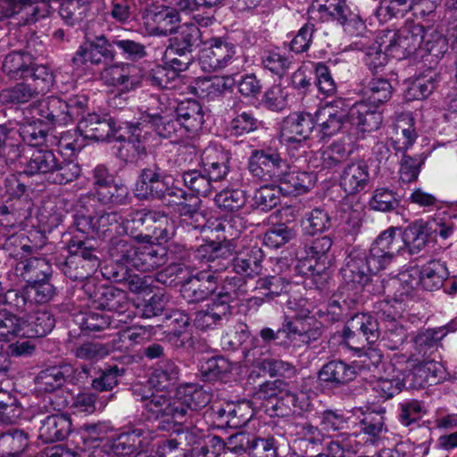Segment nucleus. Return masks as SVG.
<instances>
[{"label":"nucleus","mask_w":457,"mask_h":457,"mask_svg":"<svg viewBox=\"0 0 457 457\" xmlns=\"http://www.w3.org/2000/svg\"><path fill=\"white\" fill-rule=\"evenodd\" d=\"M341 104V101H335L331 106L324 108L327 119L319 124L323 135L331 136L345 128L346 124L362 133L379 129L383 120L382 114L366 102H356L347 111L342 108L337 110Z\"/></svg>","instance_id":"nucleus-1"},{"label":"nucleus","mask_w":457,"mask_h":457,"mask_svg":"<svg viewBox=\"0 0 457 457\" xmlns=\"http://www.w3.org/2000/svg\"><path fill=\"white\" fill-rule=\"evenodd\" d=\"M260 398L266 399L268 404L278 417H287L309 410L310 401L303 394H297L291 389L290 385L281 379L267 381L260 385Z\"/></svg>","instance_id":"nucleus-2"},{"label":"nucleus","mask_w":457,"mask_h":457,"mask_svg":"<svg viewBox=\"0 0 457 457\" xmlns=\"http://www.w3.org/2000/svg\"><path fill=\"white\" fill-rule=\"evenodd\" d=\"M122 245L125 247L117 248L115 260L129 262L132 268L142 272L157 270L166 264L169 259L167 249L154 242L137 246L123 239Z\"/></svg>","instance_id":"nucleus-3"},{"label":"nucleus","mask_w":457,"mask_h":457,"mask_svg":"<svg viewBox=\"0 0 457 457\" xmlns=\"http://www.w3.org/2000/svg\"><path fill=\"white\" fill-rule=\"evenodd\" d=\"M185 266V275L180 277V293L185 301L199 303L216 293L219 287V276L216 273L207 269L199 270L191 264Z\"/></svg>","instance_id":"nucleus-4"},{"label":"nucleus","mask_w":457,"mask_h":457,"mask_svg":"<svg viewBox=\"0 0 457 457\" xmlns=\"http://www.w3.org/2000/svg\"><path fill=\"white\" fill-rule=\"evenodd\" d=\"M390 57L398 60L408 57L400 29L380 31L366 51V63L371 71L384 66Z\"/></svg>","instance_id":"nucleus-5"},{"label":"nucleus","mask_w":457,"mask_h":457,"mask_svg":"<svg viewBox=\"0 0 457 457\" xmlns=\"http://www.w3.org/2000/svg\"><path fill=\"white\" fill-rule=\"evenodd\" d=\"M175 36L170 39V44L166 54H174L169 62L175 70L186 71L194 60L193 52L201 44V31L195 24L178 26Z\"/></svg>","instance_id":"nucleus-6"},{"label":"nucleus","mask_w":457,"mask_h":457,"mask_svg":"<svg viewBox=\"0 0 457 457\" xmlns=\"http://www.w3.org/2000/svg\"><path fill=\"white\" fill-rule=\"evenodd\" d=\"M82 290L96 309L122 313L129 306L126 291L114 286L98 283L95 278L85 281Z\"/></svg>","instance_id":"nucleus-7"},{"label":"nucleus","mask_w":457,"mask_h":457,"mask_svg":"<svg viewBox=\"0 0 457 457\" xmlns=\"http://www.w3.org/2000/svg\"><path fill=\"white\" fill-rule=\"evenodd\" d=\"M141 400L145 402L144 408L148 418L158 422V429L170 431L176 425L185 422L183 407L179 404L177 398L152 394L151 396L142 395Z\"/></svg>","instance_id":"nucleus-8"},{"label":"nucleus","mask_w":457,"mask_h":457,"mask_svg":"<svg viewBox=\"0 0 457 457\" xmlns=\"http://www.w3.org/2000/svg\"><path fill=\"white\" fill-rule=\"evenodd\" d=\"M345 343L353 350H361L372 345L380 337V328L376 317L358 313L347 322L342 331Z\"/></svg>","instance_id":"nucleus-9"},{"label":"nucleus","mask_w":457,"mask_h":457,"mask_svg":"<svg viewBox=\"0 0 457 457\" xmlns=\"http://www.w3.org/2000/svg\"><path fill=\"white\" fill-rule=\"evenodd\" d=\"M123 131L119 132L114 139L120 142L117 149V158L125 164L137 165L147 156V148L142 137L140 122H123Z\"/></svg>","instance_id":"nucleus-10"},{"label":"nucleus","mask_w":457,"mask_h":457,"mask_svg":"<svg viewBox=\"0 0 457 457\" xmlns=\"http://www.w3.org/2000/svg\"><path fill=\"white\" fill-rule=\"evenodd\" d=\"M236 253V245L233 240L208 241L195 250V257L205 261L208 269L214 273L226 270L233 264Z\"/></svg>","instance_id":"nucleus-11"},{"label":"nucleus","mask_w":457,"mask_h":457,"mask_svg":"<svg viewBox=\"0 0 457 457\" xmlns=\"http://www.w3.org/2000/svg\"><path fill=\"white\" fill-rule=\"evenodd\" d=\"M288 168L287 161L278 150L270 147L253 150L248 160V170L262 180L275 179L278 173Z\"/></svg>","instance_id":"nucleus-12"},{"label":"nucleus","mask_w":457,"mask_h":457,"mask_svg":"<svg viewBox=\"0 0 457 457\" xmlns=\"http://www.w3.org/2000/svg\"><path fill=\"white\" fill-rule=\"evenodd\" d=\"M123 122H117L109 115H100L96 112L83 116L77 129L85 138L95 141H104L123 131Z\"/></svg>","instance_id":"nucleus-13"},{"label":"nucleus","mask_w":457,"mask_h":457,"mask_svg":"<svg viewBox=\"0 0 457 457\" xmlns=\"http://www.w3.org/2000/svg\"><path fill=\"white\" fill-rule=\"evenodd\" d=\"M442 0H381L377 15L383 19L403 18L409 12L422 16L432 13Z\"/></svg>","instance_id":"nucleus-14"},{"label":"nucleus","mask_w":457,"mask_h":457,"mask_svg":"<svg viewBox=\"0 0 457 457\" xmlns=\"http://www.w3.org/2000/svg\"><path fill=\"white\" fill-rule=\"evenodd\" d=\"M143 19L153 24L152 34L156 36L173 34L180 22L178 10L165 4L148 6L144 12Z\"/></svg>","instance_id":"nucleus-15"},{"label":"nucleus","mask_w":457,"mask_h":457,"mask_svg":"<svg viewBox=\"0 0 457 457\" xmlns=\"http://www.w3.org/2000/svg\"><path fill=\"white\" fill-rule=\"evenodd\" d=\"M286 328L287 329V339L291 344L299 339L306 345L318 340L323 333L322 323L313 316H299L293 318L286 317Z\"/></svg>","instance_id":"nucleus-16"},{"label":"nucleus","mask_w":457,"mask_h":457,"mask_svg":"<svg viewBox=\"0 0 457 457\" xmlns=\"http://www.w3.org/2000/svg\"><path fill=\"white\" fill-rule=\"evenodd\" d=\"M370 182V167L364 160L346 164L339 178V186L348 195H355L364 191Z\"/></svg>","instance_id":"nucleus-17"},{"label":"nucleus","mask_w":457,"mask_h":457,"mask_svg":"<svg viewBox=\"0 0 457 457\" xmlns=\"http://www.w3.org/2000/svg\"><path fill=\"white\" fill-rule=\"evenodd\" d=\"M73 373V367L68 363L49 366L40 370L34 378L38 392L54 393L62 388Z\"/></svg>","instance_id":"nucleus-18"},{"label":"nucleus","mask_w":457,"mask_h":457,"mask_svg":"<svg viewBox=\"0 0 457 457\" xmlns=\"http://www.w3.org/2000/svg\"><path fill=\"white\" fill-rule=\"evenodd\" d=\"M356 376V368L341 360H333L327 362L318 372L320 382L332 388L347 385L354 380Z\"/></svg>","instance_id":"nucleus-19"},{"label":"nucleus","mask_w":457,"mask_h":457,"mask_svg":"<svg viewBox=\"0 0 457 457\" xmlns=\"http://www.w3.org/2000/svg\"><path fill=\"white\" fill-rule=\"evenodd\" d=\"M282 170L275 178L277 187L285 196L306 193L313 186V174L301 170Z\"/></svg>","instance_id":"nucleus-20"},{"label":"nucleus","mask_w":457,"mask_h":457,"mask_svg":"<svg viewBox=\"0 0 457 457\" xmlns=\"http://www.w3.org/2000/svg\"><path fill=\"white\" fill-rule=\"evenodd\" d=\"M341 274L346 283L359 286H364L369 281H372V276H374L368 266L366 253L357 250L348 254Z\"/></svg>","instance_id":"nucleus-21"},{"label":"nucleus","mask_w":457,"mask_h":457,"mask_svg":"<svg viewBox=\"0 0 457 457\" xmlns=\"http://www.w3.org/2000/svg\"><path fill=\"white\" fill-rule=\"evenodd\" d=\"M264 253L257 245L248 246L239 252L236 251L233 261V270L244 277H254L259 275L262 270Z\"/></svg>","instance_id":"nucleus-22"},{"label":"nucleus","mask_w":457,"mask_h":457,"mask_svg":"<svg viewBox=\"0 0 457 457\" xmlns=\"http://www.w3.org/2000/svg\"><path fill=\"white\" fill-rule=\"evenodd\" d=\"M71 432V420L64 414H52L40 420L38 438L45 443L62 441Z\"/></svg>","instance_id":"nucleus-23"},{"label":"nucleus","mask_w":457,"mask_h":457,"mask_svg":"<svg viewBox=\"0 0 457 457\" xmlns=\"http://www.w3.org/2000/svg\"><path fill=\"white\" fill-rule=\"evenodd\" d=\"M64 100L57 96H48L41 99L36 105L38 115V124H46L54 129L56 126L67 124Z\"/></svg>","instance_id":"nucleus-24"},{"label":"nucleus","mask_w":457,"mask_h":457,"mask_svg":"<svg viewBox=\"0 0 457 457\" xmlns=\"http://www.w3.org/2000/svg\"><path fill=\"white\" fill-rule=\"evenodd\" d=\"M67 249L69 253L79 257L95 270H96L101 264L102 251L99 249L98 241L93 237L79 238L74 236L69 241Z\"/></svg>","instance_id":"nucleus-25"},{"label":"nucleus","mask_w":457,"mask_h":457,"mask_svg":"<svg viewBox=\"0 0 457 457\" xmlns=\"http://www.w3.org/2000/svg\"><path fill=\"white\" fill-rule=\"evenodd\" d=\"M25 147L18 131L5 124L0 125V159L6 165L21 162Z\"/></svg>","instance_id":"nucleus-26"},{"label":"nucleus","mask_w":457,"mask_h":457,"mask_svg":"<svg viewBox=\"0 0 457 457\" xmlns=\"http://www.w3.org/2000/svg\"><path fill=\"white\" fill-rule=\"evenodd\" d=\"M147 123L163 138L178 140L183 137L187 132L173 112L170 113H146Z\"/></svg>","instance_id":"nucleus-27"},{"label":"nucleus","mask_w":457,"mask_h":457,"mask_svg":"<svg viewBox=\"0 0 457 457\" xmlns=\"http://www.w3.org/2000/svg\"><path fill=\"white\" fill-rule=\"evenodd\" d=\"M156 212L148 209L134 210L129 214L125 228L137 243L150 242V228Z\"/></svg>","instance_id":"nucleus-28"},{"label":"nucleus","mask_w":457,"mask_h":457,"mask_svg":"<svg viewBox=\"0 0 457 457\" xmlns=\"http://www.w3.org/2000/svg\"><path fill=\"white\" fill-rule=\"evenodd\" d=\"M15 272L22 278L26 285L52 279L53 277L52 266L44 258H30L19 262L15 266Z\"/></svg>","instance_id":"nucleus-29"},{"label":"nucleus","mask_w":457,"mask_h":457,"mask_svg":"<svg viewBox=\"0 0 457 457\" xmlns=\"http://www.w3.org/2000/svg\"><path fill=\"white\" fill-rule=\"evenodd\" d=\"M55 326L54 316L47 310H39L22 319V336L35 338L43 337Z\"/></svg>","instance_id":"nucleus-30"},{"label":"nucleus","mask_w":457,"mask_h":457,"mask_svg":"<svg viewBox=\"0 0 457 457\" xmlns=\"http://www.w3.org/2000/svg\"><path fill=\"white\" fill-rule=\"evenodd\" d=\"M57 155L48 149H36L26 162L23 173L32 177L43 175L48 180L54 167L57 165Z\"/></svg>","instance_id":"nucleus-31"},{"label":"nucleus","mask_w":457,"mask_h":457,"mask_svg":"<svg viewBox=\"0 0 457 457\" xmlns=\"http://www.w3.org/2000/svg\"><path fill=\"white\" fill-rule=\"evenodd\" d=\"M34 60L27 52L13 51L5 55L2 71L10 79L28 80V72Z\"/></svg>","instance_id":"nucleus-32"},{"label":"nucleus","mask_w":457,"mask_h":457,"mask_svg":"<svg viewBox=\"0 0 457 457\" xmlns=\"http://www.w3.org/2000/svg\"><path fill=\"white\" fill-rule=\"evenodd\" d=\"M315 128L314 117L311 113L294 112L283 121V130L289 133V141L309 138Z\"/></svg>","instance_id":"nucleus-33"},{"label":"nucleus","mask_w":457,"mask_h":457,"mask_svg":"<svg viewBox=\"0 0 457 457\" xmlns=\"http://www.w3.org/2000/svg\"><path fill=\"white\" fill-rule=\"evenodd\" d=\"M173 113L180 120L187 133L197 130L204 121L202 106L195 100L179 103Z\"/></svg>","instance_id":"nucleus-34"},{"label":"nucleus","mask_w":457,"mask_h":457,"mask_svg":"<svg viewBox=\"0 0 457 457\" xmlns=\"http://www.w3.org/2000/svg\"><path fill=\"white\" fill-rule=\"evenodd\" d=\"M123 239H113L111 241L109 247V254L112 263L102 268V275L108 280L115 283H122L129 278V271H131L130 262L123 260H115L118 247H125L122 245Z\"/></svg>","instance_id":"nucleus-35"},{"label":"nucleus","mask_w":457,"mask_h":457,"mask_svg":"<svg viewBox=\"0 0 457 457\" xmlns=\"http://www.w3.org/2000/svg\"><path fill=\"white\" fill-rule=\"evenodd\" d=\"M260 350L253 348L245 351V358L248 362L255 364L260 370L270 377L291 378L295 374V368L289 362L276 359L258 360L255 355Z\"/></svg>","instance_id":"nucleus-36"},{"label":"nucleus","mask_w":457,"mask_h":457,"mask_svg":"<svg viewBox=\"0 0 457 457\" xmlns=\"http://www.w3.org/2000/svg\"><path fill=\"white\" fill-rule=\"evenodd\" d=\"M198 59L204 71L212 72L223 68L231 59V55L227 46L219 43L202 49Z\"/></svg>","instance_id":"nucleus-37"},{"label":"nucleus","mask_w":457,"mask_h":457,"mask_svg":"<svg viewBox=\"0 0 457 457\" xmlns=\"http://www.w3.org/2000/svg\"><path fill=\"white\" fill-rule=\"evenodd\" d=\"M232 370L233 364L228 359L216 355L204 361L199 371L203 381L213 382L226 379Z\"/></svg>","instance_id":"nucleus-38"},{"label":"nucleus","mask_w":457,"mask_h":457,"mask_svg":"<svg viewBox=\"0 0 457 457\" xmlns=\"http://www.w3.org/2000/svg\"><path fill=\"white\" fill-rule=\"evenodd\" d=\"M179 404L183 407L185 421L195 413L204 409L211 401V395L202 387L187 386L185 394L177 398Z\"/></svg>","instance_id":"nucleus-39"},{"label":"nucleus","mask_w":457,"mask_h":457,"mask_svg":"<svg viewBox=\"0 0 457 457\" xmlns=\"http://www.w3.org/2000/svg\"><path fill=\"white\" fill-rule=\"evenodd\" d=\"M29 444V436L25 431L10 429L0 435V456L19 457Z\"/></svg>","instance_id":"nucleus-40"},{"label":"nucleus","mask_w":457,"mask_h":457,"mask_svg":"<svg viewBox=\"0 0 457 457\" xmlns=\"http://www.w3.org/2000/svg\"><path fill=\"white\" fill-rule=\"evenodd\" d=\"M89 49V62L93 65H103L105 68L112 66L115 54L112 50V41H109L104 35L95 39H87Z\"/></svg>","instance_id":"nucleus-41"},{"label":"nucleus","mask_w":457,"mask_h":457,"mask_svg":"<svg viewBox=\"0 0 457 457\" xmlns=\"http://www.w3.org/2000/svg\"><path fill=\"white\" fill-rule=\"evenodd\" d=\"M235 85V80L229 76L208 77L196 82L195 90L199 97L215 98L230 90Z\"/></svg>","instance_id":"nucleus-42"},{"label":"nucleus","mask_w":457,"mask_h":457,"mask_svg":"<svg viewBox=\"0 0 457 457\" xmlns=\"http://www.w3.org/2000/svg\"><path fill=\"white\" fill-rule=\"evenodd\" d=\"M201 163L212 181H220L228 172V158L221 152L207 149L202 155Z\"/></svg>","instance_id":"nucleus-43"},{"label":"nucleus","mask_w":457,"mask_h":457,"mask_svg":"<svg viewBox=\"0 0 457 457\" xmlns=\"http://www.w3.org/2000/svg\"><path fill=\"white\" fill-rule=\"evenodd\" d=\"M288 286L289 281L279 275L260 278L256 282L255 290L262 295V298L254 297L253 300L256 303L264 299L272 300L286 293Z\"/></svg>","instance_id":"nucleus-44"},{"label":"nucleus","mask_w":457,"mask_h":457,"mask_svg":"<svg viewBox=\"0 0 457 457\" xmlns=\"http://www.w3.org/2000/svg\"><path fill=\"white\" fill-rule=\"evenodd\" d=\"M428 227V222L420 220L413 222L404 229L403 240L411 254L419 253L426 245L430 236Z\"/></svg>","instance_id":"nucleus-45"},{"label":"nucleus","mask_w":457,"mask_h":457,"mask_svg":"<svg viewBox=\"0 0 457 457\" xmlns=\"http://www.w3.org/2000/svg\"><path fill=\"white\" fill-rule=\"evenodd\" d=\"M437 86V75H420L411 80L404 91L407 101L424 100L428 98Z\"/></svg>","instance_id":"nucleus-46"},{"label":"nucleus","mask_w":457,"mask_h":457,"mask_svg":"<svg viewBox=\"0 0 457 457\" xmlns=\"http://www.w3.org/2000/svg\"><path fill=\"white\" fill-rule=\"evenodd\" d=\"M438 363L434 361L420 362L408 370L405 374V380L408 387L418 388L437 377Z\"/></svg>","instance_id":"nucleus-47"},{"label":"nucleus","mask_w":457,"mask_h":457,"mask_svg":"<svg viewBox=\"0 0 457 457\" xmlns=\"http://www.w3.org/2000/svg\"><path fill=\"white\" fill-rule=\"evenodd\" d=\"M299 435V444L306 448L304 452L306 456L308 453L313 454L321 450L326 440V435L322 430L310 422L303 423L301 426Z\"/></svg>","instance_id":"nucleus-48"},{"label":"nucleus","mask_w":457,"mask_h":457,"mask_svg":"<svg viewBox=\"0 0 457 457\" xmlns=\"http://www.w3.org/2000/svg\"><path fill=\"white\" fill-rule=\"evenodd\" d=\"M175 235V222L167 214L156 212L150 228V242L153 238L156 244L162 245Z\"/></svg>","instance_id":"nucleus-49"},{"label":"nucleus","mask_w":457,"mask_h":457,"mask_svg":"<svg viewBox=\"0 0 457 457\" xmlns=\"http://www.w3.org/2000/svg\"><path fill=\"white\" fill-rule=\"evenodd\" d=\"M445 268L438 261H432L419 271L420 283L427 291H435L443 286Z\"/></svg>","instance_id":"nucleus-50"},{"label":"nucleus","mask_w":457,"mask_h":457,"mask_svg":"<svg viewBox=\"0 0 457 457\" xmlns=\"http://www.w3.org/2000/svg\"><path fill=\"white\" fill-rule=\"evenodd\" d=\"M183 184L194 195L207 197L212 191V180L208 175L197 170H189L182 173Z\"/></svg>","instance_id":"nucleus-51"},{"label":"nucleus","mask_w":457,"mask_h":457,"mask_svg":"<svg viewBox=\"0 0 457 457\" xmlns=\"http://www.w3.org/2000/svg\"><path fill=\"white\" fill-rule=\"evenodd\" d=\"M80 172L81 169L78 163L57 157V165L54 167L47 181L53 184L65 185L77 179L80 176Z\"/></svg>","instance_id":"nucleus-52"},{"label":"nucleus","mask_w":457,"mask_h":457,"mask_svg":"<svg viewBox=\"0 0 457 457\" xmlns=\"http://www.w3.org/2000/svg\"><path fill=\"white\" fill-rule=\"evenodd\" d=\"M400 36L403 37L408 56H410L417 50L421 51L422 44L426 37V29L420 23L413 21L406 22L400 29Z\"/></svg>","instance_id":"nucleus-53"},{"label":"nucleus","mask_w":457,"mask_h":457,"mask_svg":"<svg viewBox=\"0 0 457 457\" xmlns=\"http://www.w3.org/2000/svg\"><path fill=\"white\" fill-rule=\"evenodd\" d=\"M370 104L378 105L387 102L393 92L390 82L386 79H372L362 89Z\"/></svg>","instance_id":"nucleus-54"},{"label":"nucleus","mask_w":457,"mask_h":457,"mask_svg":"<svg viewBox=\"0 0 457 457\" xmlns=\"http://www.w3.org/2000/svg\"><path fill=\"white\" fill-rule=\"evenodd\" d=\"M89 10V2L85 0H63L59 13L63 21L71 26L80 22Z\"/></svg>","instance_id":"nucleus-55"},{"label":"nucleus","mask_w":457,"mask_h":457,"mask_svg":"<svg viewBox=\"0 0 457 457\" xmlns=\"http://www.w3.org/2000/svg\"><path fill=\"white\" fill-rule=\"evenodd\" d=\"M167 206H176V210L180 217L186 220L199 221V219L204 220L201 212L202 201L193 194H188L182 201L176 202L168 200Z\"/></svg>","instance_id":"nucleus-56"},{"label":"nucleus","mask_w":457,"mask_h":457,"mask_svg":"<svg viewBox=\"0 0 457 457\" xmlns=\"http://www.w3.org/2000/svg\"><path fill=\"white\" fill-rule=\"evenodd\" d=\"M142 429H133L130 432L122 433L112 444V450L118 455H129L137 453L143 447Z\"/></svg>","instance_id":"nucleus-57"},{"label":"nucleus","mask_w":457,"mask_h":457,"mask_svg":"<svg viewBox=\"0 0 457 457\" xmlns=\"http://www.w3.org/2000/svg\"><path fill=\"white\" fill-rule=\"evenodd\" d=\"M114 349L112 343L85 342L77 346L74 354L77 358L86 361H97L110 354Z\"/></svg>","instance_id":"nucleus-58"},{"label":"nucleus","mask_w":457,"mask_h":457,"mask_svg":"<svg viewBox=\"0 0 457 457\" xmlns=\"http://www.w3.org/2000/svg\"><path fill=\"white\" fill-rule=\"evenodd\" d=\"M61 269L63 274L73 281L91 279V275L96 271L79 257H75L71 253H69L66 257Z\"/></svg>","instance_id":"nucleus-59"},{"label":"nucleus","mask_w":457,"mask_h":457,"mask_svg":"<svg viewBox=\"0 0 457 457\" xmlns=\"http://www.w3.org/2000/svg\"><path fill=\"white\" fill-rule=\"evenodd\" d=\"M39 94L33 87L25 82H20L1 92L4 102L13 104H26L37 97Z\"/></svg>","instance_id":"nucleus-60"},{"label":"nucleus","mask_w":457,"mask_h":457,"mask_svg":"<svg viewBox=\"0 0 457 457\" xmlns=\"http://www.w3.org/2000/svg\"><path fill=\"white\" fill-rule=\"evenodd\" d=\"M28 79L32 80L33 88L40 94L50 90L54 82V76L47 66L37 65L34 60L28 72Z\"/></svg>","instance_id":"nucleus-61"},{"label":"nucleus","mask_w":457,"mask_h":457,"mask_svg":"<svg viewBox=\"0 0 457 457\" xmlns=\"http://www.w3.org/2000/svg\"><path fill=\"white\" fill-rule=\"evenodd\" d=\"M280 195L282 194L276 185L262 186L254 192L253 205L263 212L270 211L280 203Z\"/></svg>","instance_id":"nucleus-62"},{"label":"nucleus","mask_w":457,"mask_h":457,"mask_svg":"<svg viewBox=\"0 0 457 457\" xmlns=\"http://www.w3.org/2000/svg\"><path fill=\"white\" fill-rule=\"evenodd\" d=\"M216 205L225 212H237L246 203L245 193L239 189H225L215 195Z\"/></svg>","instance_id":"nucleus-63"},{"label":"nucleus","mask_w":457,"mask_h":457,"mask_svg":"<svg viewBox=\"0 0 457 457\" xmlns=\"http://www.w3.org/2000/svg\"><path fill=\"white\" fill-rule=\"evenodd\" d=\"M303 226L305 233L312 236L329 228L331 219L325 210L315 208L306 215Z\"/></svg>","instance_id":"nucleus-64"}]
</instances>
